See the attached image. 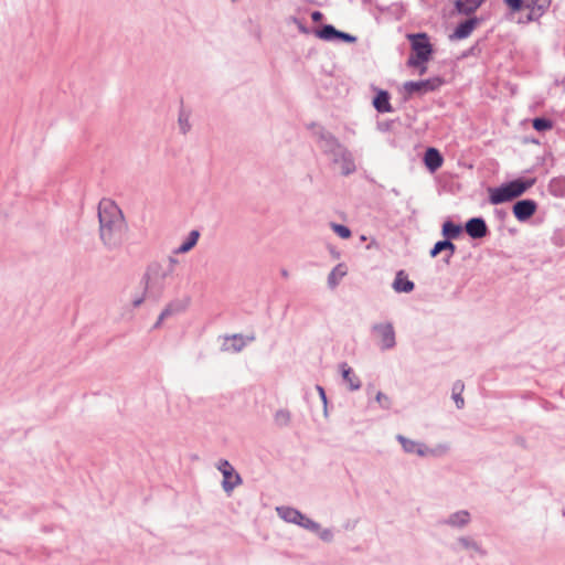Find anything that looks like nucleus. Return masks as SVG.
Returning <instances> with one entry per match:
<instances>
[{
	"label": "nucleus",
	"instance_id": "26",
	"mask_svg": "<svg viewBox=\"0 0 565 565\" xmlns=\"http://www.w3.org/2000/svg\"><path fill=\"white\" fill-rule=\"evenodd\" d=\"M348 274L347 267L343 264H338L328 275V285L330 288H335L341 279Z\"/></svg>",
	"mask_w": 565,
	"mask_h": 565
},
{
	"label": "nucleus",
	"instance_id": "16",
	"mask_svg": "<svg viewBox=\"0 0 565 565\" xmlns=\"http://www.w3.org/2000/svg\"><path fill=\"white\" fill-rule=\"evenodd\" d=\"M480 23L478 18H470L460 23L455 31L449 35L450 40H463L471 35L473 30Z\"/></svg>",
	"mask_w": 565,
	"mask_h": 565
},
{
	"label": "nucleus",
	"instance_id": "4",
	"mask_svg": "<svg viewBox=\"0 0 565 565\" xmlns=\"http://www.w3.org/2000/svg\"><path fill=\"white\" fill-rule=\"evenodd\" d=\"M408 40L412 43L414 55L408 58L409 66H418L426 63L433 53L431 44L429 43L426 33L408 34Z\"/></svg>",
	"mask_w": 565,
	"mask_h": 565
},
{
	"label": "nucleus",
	"instance_id": "13",
	"mask_svg": "<svg viewBox=\"0 0 565 565\" xmlns=\"http://www.w3.org/2000/svg\"><path fill=\"white\" fill-rule=\"evenodd\" d=\"M441 524L455 530H463L471 523V513L468 510H458L444 519Z\"/></svg>",
	"mask_w": 565,
	"mask_h": 565
},
{
	"label": "nucleus",
	"instance_id": "23",
	"mask_svg": "<svg viewBox=\"0 0 565 565\" xmlns=\"http://www.w3.org/2000/svg\"><path fill=\"white\" fill-rule=\"evenodd\" d=\"M486 0H456L455 7L460 14L473 13Z\"/></svg>",
	"mask_w": 565,
	"mask_h": 565
},
{
	"label": "nucleus",
	"instance_id": "20",
	"mask_svg": "<svg viewBox=\"0 0 565 565\" xmlns=\"http://www.w3.org/2000/svg\"><path fill=\"white\" fill-rule=\"evenodd\" d=\"M551 0H524V7L530 10V19L540 17L550 7Z\"/></svg>",
	"mask_w": 565,
	"mask_h": 565
},
{
	"label": "nucleus",
	"instance_id": "29",
	"mask_svg": "<svg viewBox=\"0 0 565 565\" xmlns=\"http://www.w3.org/2000/svg\"><path fill=\"white\" fill-rule=\"evenodd\" d=\"M461 233V226L447 221L443 225V234L448 238H456Z\"/></svg>",
	"mask_w": 565,
	"mask_h": 565
},
{
	"label": "nucleus",
	"instance_id": "34",
	"mask_svg": "<svg viewBox=\"0 0 565 565\" xmlns=\"http://www.w3.org/2000/svg\"><path fill=\"white\" fill-rule=\"evenodd\" d=\"M149 298V295L146 290V287L143 286V289L142 291L140 292H137L136 295L132 296L131 298V303L135 308H138L139 306H141L146 299Z\"/></svg>",
	"mask_w": 565,
	"mask_h": 565
},
{
	"label": "nucleus",
	"instance_id": "37",
	"mask_svg": "<svg viewBox=\"0 0 565 565\" xmlns=\"http://www.w3.org/2000/svg\"><path fill=\"white\" fill-rule=\"evenodd\" d=\"M504 3L513 11H520L524 7V0H504Z\"/></svg>",
	"mask_w": 565,
	"mask_h": 565
},
{
	"label": "nucleus",
	"instance_id": "43",
	"mask_svg": "<svg viewBox=\"0 0 565 565\" xmlns=\"http://www.w3.org/2000/svg\"><path fill=\"white\" fill-rule=\"evenodd\" d=\"M419 68V74H424L427 71V66L425 63L417 66Z\"/></svg>",
	"mask_w": 565,
	"mask_h": 565
},
{
	"label": "nucleus",
	"instance_id": "28",
	"mask_svg": "<svg viewBox=\"0 0 565 565\" xmlns=\"http://www.w3.org/2000/svg\"><path fill=\"white\" fill-rule=\"evenodd\" d=\"M178 127L183 135L188 134L191 129L190 114L183 109L179 113Z\"/></svg>",
	"mask_w": 565,
	"mask_h": 565
},
{
	"label": "nucleus",
	"instance_id": "21",
	"mask_svg": "<svg viewBox=\"0 0 565 565\" xmlns=\"http://www.w3.org/2000/svg\"><path fill=\"white\" fill-rule=\"evenodd\" d=\"M424 161L426 167L431 171H436L443 164V157L435 148H428L425 152Z\"/></svg>",
	"mask_w": 565,
	"mask_h": 565
},
{
	"label": "nucleus",
	"instance_id": "1",
	"mask_svg": "<svg viewBox=\"0 0 565 565\" xmlns=\"http://www.w3.org/2000/svg\"><path fill=\"white\" fill-rule=\"evenodd\" d=\"M99 237L109 249H116L124 243L127 230L124 214L110 199H103L98 204Z\"/></svg>",
	"mask_w": 565,
	"mask_h": 565
},
{
	"label": "nucleus",
	"instance_id": "30",
	"mask_svg": "<svg viewBox=\"0 0 565 565\" xmlns=\"http://www.w3.org/2000/svg\"><path fill=\"white\" fill-rule=\"evenodd\" d=\"M310 532L316 533L319 539L323 542L330 543L333 541V532L331 529H322L321 525L317 522L316 530H309Z\"/></svg>",
	"mask_w": 565,
	"mask_h": 565
},
{
	"label": "nucleus",
	"instance_id": "18",
	"mask_svg": "<svg viewBox=\"0 0 565 565\" xmlns=\"http://www.w3.org/2000/svg\"><path fill=\"white\" fill-rule=\"evenodd\" d=\"M343 381L347 383L350 391H358L361 388L362 383L360 379L353 373L348 363L343 362L339 365Z\"/></svg>",
	"mask_w": 565,
	"mask_h": 565
},
{
	"label": "nucleus",
	"instance_id": "2",
	"mask_svg": "<svg viewBox=\"0 0 565 565\" xmlns=\"http://www.w3.org/2000/svg\"><path fill=\"white\" fill-rule=\"evenodd\" d=\"M171 277V267L163 266L162 263H152L148 266L143 276V286L149 295V299H159L167 287V280Z\"/></svg>",
	"mask_w": 565,
	"mask_h": 565
},
{
	"label": "nucleus",
	"instance_id": "11",
	"mask_svg": "<svg viewBox=\"0 0 565 565\" xmlns=\"http://www.w3.org/2000/svg\"><path fill=\"white\" fill-rule=\"evenodd\" d=\"M396 439L401 444L403 450L409 455H417L419 457H427L435 455V450L428 448L424 443L409 439L403 435H397Z\"/></svg>",
	"mask_w": 565,
	"mask_h": 565
},
{
	"label": "nucleus",
	"instance_id": "22",
	"mask_svg": "<svg viewBox=\"0 0 565 565\" xmlns=\"http://www.w3.org/2000/svg\"><path fill=\"white\" fill-rule=\"evenodd\" d=\"M414 282L411 281L403 270H399L393 281V289L396 292H411L414 289Z\"/></svg>",
	"mask_w": 565,
	"mask_h": 565
},
{
	"label": "nucleus",
	"instance_id": "33",
	"mask_svg": "<svg viewBox=\"0 0 565 565\" xmlns=\"http://www.w3.org/2000/svg\"><path fill=\"white\" fill-rule=\"evenodd\" d=\"M331 228L333 232L339 235L341 238H349L351 236V231L348 226L337 223H331Z\"/></svg>",
	"mask_w": 565,
	"mask_h": 565
},
{
	"label": "nucleus",
	"instance_id": "24",
	"mask_svg": "<svg viewBox=\"0 0 565 565\" xmlns=\"http://www.w3.org/2000/svg\"><path fill=\"white\" fill-rule=\"evenodd\" d=\"M199 237V231H191L189 236L173 250V254L179 255L190 252L196 245Z\"/></svg>",
	"mask_w": 565,
	"mask_h": 565
},
{
	"label": "nucleus",
	"instance_id": "10",
	"mask_svg": "<svg viewBox=\"0 0 565 565\" xmlns=\"http://www.w3.org/2000/svg\"><path fill=\"white\" fill-rule=\"evenodd\" d=\"M315 136L319 148L328 157L332 156L341 146H343L333 134L323 128H318L315 131Z\"/></svg>",
	"mask_w": 565,
	"mask_h": 565
},
{
	"label": "nucleus",
	"instance_id": "44",
	"mask_svg": "<svg viewBox=\"0 0 565 565\" xmlns=\"http://www.w3.org/2000/svg\"><path fill=\"white\" fill-rule=\"evenodd\" d=\"M281 275H282L284 277H287V276H288L287 270H282V271H281Z\"/></svg>",
	"mask_w": 565,
	"mask_h": 565
},
{
	"label": "nucleus",
	"instance_id": "41",
	"mask_svg": "<svg viewBox=\"0 0 565 565\" xmlns=\"http://www.w3.org/2000/svg\"><path fill=\"white\" fill-rule=\"evenodd\" d=\"M171 313H172L171 309H170V308H166V309L160 313L159 319H158V322H157V324H156V326H159V324L163 321V319H164L166 317L170 316Z\"/></svg>",
	"mask_w": 565,
	"mask_h": 565
},
{
	"label": "nucleus",
	"instance_id": "3",
	"mask_svg": "<svg viewBox=\"0 0 565 565\" xmlns=\"http://www.w3.org/2000/svg\"><path fill=\"white\" fill-rule=\"evenodd\" d=\"M535 183L534 179L521 180L516 179L498 188H490L489 202L493 205H498L504 202H509L520 195H522L527 189Z\"/></svg>",
	"mask_w": 565,
	"mask_h": 565
},
{
	"label": "nucleus",
	"instance_id": "12",
	"mask_svg": "<svg viewBox=\"0 0 565 565\" xmlns=\"http://www.w3.org/2000/svg\"><path fill=\"white\" fill-rule=\"evenodd\" d=\"M443 85V81L439 77H434L418 82H406L404 83V89L408 94L414 93H427L439 88Z\"/></svg>",
	"mask_w": 565,
	"mask_h": 565
},
{
	"label": "nucleus",
	"instance_id": "7",
	"mask_svg": "<svg viewBox=\"0 0 565 565\" xmlns=\"http://www.w3.org/2000/svg\"><path fill=\"white\" fill-rule=\"evenodd\" d=\"M372 332L376 337L381 350H391L396 345V335L391 322H379L372 326Z\"/></svg>",
	"mask_w": 565,
	"mask_h": 565
},
{
	"label": "nucleus",
	"instance_id": "14",
	"mask_svg": "<svg viewBox=\"0 0 565 565\" xmlns=\"http://www.w3.org/2000/svg\"><path fill=\"white\" fill-rule=\"evenodd\" d=\"M254 340H255L254 335H249V337H244L242 334L226 335L224 338V342L222 344V351L238 353L246 347V344L248 342H252Z\"/></svg>",
	"mask_w": 565,
	"mask_h": 565
},
{
	"label": "nucleus",
	"instance_id": "27",
	"mask_svg": "<svg viewBox=\"0 0 565 565\" xmlns=\"http://www.w3.org/2000/svg\"><path fill=\"white\" fill-rule=\"evenodd\" d=\"M275 424L279 427H287L291 420V414L287 409H278L274 415Z\"/></svg>",
	"mask_w": 565,
	"mask_h": 565
},
{
	"label": "nucleus",
	"instance_id": "25",
	"mask_svg": "<svg viewBox=\"0 0 565 565\" xmlns=\"http://www.w3.org/2000/svg\"><path fill=\"white\" fill-rule=\"evenodd\" d=\"M373 106L379 113H391L392 106L390 103V95L386 90H380L373 99Z\"/></svg>",
	"mask_w": 565,
	"mask_h": 565
},
{
	"label": "nucleus",
	"instance_id": "36",
	"mask_svg": "<svg viewBox=\"0 0 565 565\" xmlns=\"http://www.w3.org/2000/svg\"><path fill=\"white\" fill-rule=\"evenodd\" d=\"M375 399L379 404H381V406L385 409L390 408L391 406V399L387 395H385L384 393L382 392H377L376 396H375Z\"/></svg>",
	"mask_w": 565,
	"mask_h": 565
},
{
	"label": "nucleus",
	"instance_id": "42",
	"mask_svg": "<svg viewBox=\"0 0 565 565\" xmlns=\"http://www.w3.org/2000/svg\"><path fill=\"white\" fill-rule=\"evenodd\" d=\"M322 14L319 11H315L311 13V18L313 21H319L321 19Z\"/></svg>",
	"mask_w": 565,
	"mask_h": 565
},
{
	"label": "nucleus",
	"instance_id": "39",
	"mask_svg": "<svg viewBox=\"0 0 565 565\" xmlns=\"http://www.w3.org/2000/svg\"><path fill=\"white\" fill-rule=\"evenodd\" d=\"M337 38L341 39L342 41L349 42V43H353L356 41L355 36L351 35L349 33L342 32V31H338Z\"/></svg>",
	"mask_w": 565,
	"mask_h": 565
},
{
	"label": "nucleus",
	"instance_id": "6",
	"mask_svg": "<svg viewBox=\"0 0 565 565\" xmlns=\"http://www.w3.org/2000/svg\"><path fill=\"white\" fill-rule=\"evenodd\" d=\"M276 512L280 519H282L287 523L296 524L306 530H316L317 522L312 519L302 514L299 510L281 505L276 508Z\"/></svg>",
	"mask_w": 565,
	"mask_h": 565
},
{
	"label": "nucleus",
	"instance_id": "8",
	"mask_svg": "<svg viewBox=\"0 0 565 565\" xmlns=\"http://www.w3.org/2000/svg\"><path fill=\"white\" fill-rule=\"evenodd\" d=\"M329 158L331 159L332 164L340 171L342 175H350L356 170L354 157L345 146H341Z\"/></svg>",
	"mask_w": 565,
	"mask_h": 565
},
{
	"label": "nucleus",
	"instance_id": "19",
	"mask_svg": "<svg viewBox=\"0 0 565 565\" xmlns=\"http://www.w3.org/2000/svg\"><path fill=\"white\" fill-rule=\"evenodd\" d=\"M443 250L448 252V255L445 258V263L449 264L450 258L454 256V254L456 252V246L454 245V243L450 239L439 241L431 248L430 256L436 257Z\"/></svg>",
	"mask_w": 565,
	"mask_h": 565
},
{
	"label": "nucleus",
	"instance_id": "31",
	"mask_svg": "<svg viewBox=\"0 0 565 565\" xmlns=\"http://www.w3.org/2000/svg\"><path fill=\"white\" fill-rule=\"evenodd\" d=\"M338 30L330 24L324 25L319 32L318 36L326 41H331L337 38Z\"/></svg>",
	"mask_w": 565,
	"mask_h": 565
},
{
	"label": "nucleus",
	"instance_id": "17",
	"mask_svg": "<svg viewBox=\"0 0 565 565\" xmlns=\"http://www.w3.org/2000/svg\"><path fill=\"white\" fill-rule=\"evenodd\" d=\"M487 225L483 218L473 217L466 223V232L472 238H481L487 235Z\"/></svg>",
	"mask_w": 565,
	"mask_h": 565
},
{
	"label": "nucleus",
	"instance_id": "5",
	"mask_svg": "<svg viewBox=\"0 0 565 565\" xmlns=\"http://www.w3.org/2000/svg\"><path fill=\"white\" fill-rule=\"evenodd\" d=\"M451 548L454 552L465 553L471 558L484 557L487 555V551L482 544L469 535L458 536L454 541Z\"/></svg>",
	"mask_w": 565,
	"mask_h": 565
},
{
	"label": "nucleus",
	"instance_id": "9",
	"mask_svg": "<svg viewBox=\"0 0 565 565\" xmlns=\"http://www.w3.org/2000/svg\"><path fill=\"white\" fill-rule=\"evenodd\" d=\"M216 468L223 476L222 488L227 494H231L236 487L242 484L243 480L239 473L235 471L228 460H220L216 463Z\"/></svg>",
	"mask_w": 565,
	"mask_h": 565
},
{
	"label": "nucleus",
	"instance_id": "15",
	"mask_svg": "<svg viewBox=\"0 0 565 565\" xmlns=\"http://www.w3.org/2000/svg\"><path fill=\"white\" fill-rule=\"evenodd\" d=\"M536 203L533 200L518 201L513 206V214L518 221L529 220L536 211Z\"/></svg>",
	"mask_w": 565,
	"mask_h": 565
},
{
	"label": "nucleus",
	"instance_id": "38",
	"mask_svg": "<svg viewBox=\"0 0 565 565\" xmlns=\"http://www.w3.org/2000/svg\"><path fill=\"white\" fill-rule=\"evenodd\" d=\"M316 388H317V391L319 393V396H320V398L322 401V404H323L324 416H328V407H327L328 406V399H327L326 392H324L323 387L320 386V385H317Z\"/></svg>",
	"mask_w": 565,
	"mask_h": 565
},
{
	"label": "nucleus",
	"instance_id": "32",
	"mask_svg": "<svg viewBox=\"0 0 565 565\" xmlns=\"http://www.w3.org/2000/svg\"><path fill=\"white\" fill-rule=\"evenodd\" d=\"M462 388H463L462 383H457L454 387L452 398L455 401L457 408H462L465 405L463 397L461 396Z\"/></svg>",
	"mask_w": 565,
	"mask_h": 565
},
{
	"label": "nucleus",
	"instance_id": "35",
	"mask_svg": "<svg viewBox=\"0 0 565 565\" xmlns=\"http://www.w3.org/2000/svg\"><path fill=\"white\" fill-rule=\"evenodd\" d=\"M533 127L537 131H544L552 128V122L548 119L545 118H535L533 120Z\"/></svg>",
	"mask_w": 565,
	"mask_h": 565
},
{
	"label": "nucleus",
	"instance_id": "40",
	"mask_svg": "<svg viewBox=\"0 0 565 565\" xmlns=\"http://www.w3.org/2000/svg\"><path fill=\"white\" fill-rule=\"evenodd\" d=\"M163 266L166 267H171V276L173 275V271H174V267L177 266L178 264V259L174 258V257H169L168 258V263H162Z\"/></svg>",
	"mask_w": 565,
	"mask_h": 565
}]
</instances>
